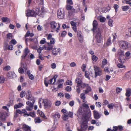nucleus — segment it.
<instances>
[{
  "mask_svg": "<svg viewBox=\"0 0 131 131\" xmlns=\"http://www.w3.org/2000/svg\"><path fill=\"white\" fill-rule=\"evenodd\" d=\"M58 76L57 75H55L52 78L50 79L48 81V82L45 80L44 81V83L45 86L46 87L48 86V84L50 85L56 84V83H55L56 79L58 77Z\"/></svg>",
  "mask_w": 131,
  "mask_h": 131,
  "instance_id": "obj_1",
  "label": "nucleus"
},
{
  "mask_svg": "<svg viewBox=\"0 0 131 131\" xmlns=\"http://www.w3.org/2000/svg\"><path fill=\"white\" fill-rule=\"evenodd\" d=\"M119 46L124 49L129 48L131 47L130 44L127 41H121L119 42Z\"/></svg>",
  "mask_w": 131,
  "mask_h": 131,
  "instance_id": "obj_2",
  "label": "nucleus"
},
{
  "mask_svg": "<svg viewBox=\"0 0 131 131\" xmlns=\"http://www.w3.org/2000/svg\"><path fill=\"white\" fill-rule=\"evenodd\" d=\"M55 42V39L54 38H51L50 42L47 43L48 46L45 48V49L47 50H52L53 47L54 46V44Z\"/></svg>",
  "mask_w": 131,
  "mask_h": 131,
  "instance_id": "obj_3",
  "label": "nucleus"
},
{
  "mask_svg": "<svg viewBox=\"0 0 131 131\" xmlns=\"http://www.w3.org/2000/svg\"><path fill=\"white\" fill-rule=\"evenodd\" d=\"M94 69L95 71V78L97 76H100L102 74V71L101 69L96 66H94Z\"/></svg>",
  "mask_w": 131,
  "mask_h": 131,
  "instance_id": "obj_4",
  "label": "nucleus"
},
{
  "mask_svg": "<svg viewBox=\"0 0 131 131\" xmlns=\"http://www.w3.org/2000/svg\"><path fill=\"white\" fill-rule=\"evenodd\" d=\"M50 24L51 28L53 29H55L56 27H57L56 28V31L58 32V31L59 29V28L60 27V25L59 24H58L55 21H51L50 23Z\"/></svg>",
  "mask_w": 131,
  "mask_h": 131,
  "instance_id": "obj_5",
  "label": "nucleus"
},
{
  "mask_svg": "<svg viewBox=\"0 0 131 131\" xmlns=\"http://www.w3.org/2000/svg\"><path fill=\"white\" fill-rule=\"evenodd\" d=\"M96 35L95 38L97 42L98 43H100L101 41L102 36L101 35V30L99 29H97V30L96 32Z\"/></svg>",
  "mask_w": 131,
  "mask_h": 131,
  "instance_id": "obj_6",
  "label": "nucleus"
},
{
  "mask_svg": "<svg viewBox=\"0 0 131 131\" xmlns=\"http://www.w3.org/2000/svg\"><path fill=\"white\" fill-rule=\"evenodd\" d=\"M57 15L59 18L62 19L63 18L64 16V10L61 8L59 9L58 11Z\"/></svg>",
  "mask_w": 131,
  "mask_h": 131,
  "instance_id": "obj_7",
  "label": "nucleus"
},
{
  "mask_svg": "<svg viewBox=\"0 0 131 131\" xmlns=\"http://www.w3.org/2000/svg\"><path fill=\"white\" fill-rule=\"evenodd\" d=\"M41 7V9L37 8L36 9V11L38 10V12H37V15L41 17H43V13L45 12L44 8L43 7V6H39Z\"/></svg>",
  "mask_w": 131,
  "mask_h": 131,
  "instance_id": "obj_8",
  "label": "nucleus"
},
{
  "mask_svg": "<svg viewBox=\"0 0 131 131\" xmlns=\"http://www.w3.org/2000/svg\"><path fill=\"white\" fill-rule=\"evenodd\" d=\"M43 102L44 104V106L45 109H49L51 107V103L50 101L46 99H43Z\"/></svg>",
  "mask_w": 131,
  "mask_h": 131,
  "instance_id": "obj_9",
  "label": "nucleus"
},
{
  "mask_svg": "<svg viewBox=\"0 0 131 131\" xmlns=\"http://www.w3.org/2000/svg\"><path fill=\"white\" fill-rule=\"evenodd\" d=\"M37 15V12L36 13L33 10H28L27 12L26 13V15L28 17L29 16H33L36 17Z\"/></svg>",
  "mask_w": 131,
  "mask_h": 131,
  "instance_id": "obj_10",
  "label": "nucleus"
},
{
  "mask_svg": "<svg viewBox=\"0 0 131 131\" xmlns=\"http://www.w3.org/2000/svg\"><path fill=\"white\" fill-rule=\"evenodd\" d=\"M24 53L21 56V61H24L25 58L27 56V55L30 52V51L27 48H26L24 51Z\"/></svg>",
  "mask_w": 131,
  "mask_h": 131,
  "instance_id": "obj_11",
  "label": "nucleus"
},
{
  "mask_svg": "<svg viewBox=\"0 0 131 131\" xmlns=\"http://www.w3.org/2000/svg\"><path fill=\"white\" fill-rule=\"evenodd\" d=\"M80 126L81 128V129H82L83 131L85 130L88 127L86 122H85V121H83L81 124Z\"/></svg>",
  "mask_w": 131,
  "mask_h": 131,
  "instance_id": "obj_12",
  "label": "nucleus"
},
{
  "mask_svg": "<svg viewBox=\"0 0 131 131\" xmlns=\"http://www.w3.org/2000/svg\"><path fill=\"white\" fill-rule=\"evenodd\" d=\"M27 93L26 96H28V97L27 99L29 100H31L32 103H34L35 102V100L34 99L33 97H32L31 92L30 91H28L27 92Z\"/></svg>",
  "mask_w": 131,
  "mask_h": 131,
  "instance_id": "obj_13",
  "label": "nucleus"
},
{
  "mask_svg": "<svg viewBox=\"0 0 131 131\" xmlns=\"http://www.w3.org/2000/svg\"><path fill=\"white\" fill-rule=\"evenodd\" d=\"M93 113L94 117L95 119H97L100 118L101 115L99 112L94 110L93 111Z\"/></svg>",
  "mask_w": 131,
  "mask_h": 131,
  "instance_id": "obj_14",
  "label": "nucleus"
},
{
  "mask_svg": "<svg viewBox=\"0 0 131 131\" xmlns=\"http://www.w3.org/2000/svg\"><path fill=\"white\" fill-rule=\"evenodd\" d=\"M98 25V23L97 21L95 20H94L93 23V28L92 29V30L93 31H95L96 30H97V29H99V28H97Z\"/></svg>",
  "mask_w": 131,
  "mask_h": 131,
  "instance_id": "obj_15",
  "label": "nucleus"
},
{
  "mask_svg": "<svg viewBox=\"0 0 131 131\" xmlns=\"http://www.w3.org/2000/svg\"><path fill=\"white\" fill-rule=\"evenodd\" d=\"M22 129L24 131H30L31 127L28 125L24 124L23 125Z\"/></svg>",
  "mask_w": 131,
  "mask_h": 131,
  "instance_id": "obj_16",
  "label": "nucleus"
},
{
  "mask_svg": "<svg viewBox=\"0 0 131 131\" xmlns=\"http://www.w3.org/2000/svg\"><path fill=\"white\" fill-rule=\"evenodd\" d=\"M0 117L2 121H5L6 119V113L5 112H1Z\"/></svg>",
  "mask_w": 131,
  "mask_h": 131,
  "instance_id": "obj_17",
  "label": "nucleus"
},
{
  "mask_svg": "<svg viewBox=\"0 0 131 131\" xmlns=\"http://www.w3.org/2000/svg\"><path fill=\"white\" fill-rule=\"evenodd\" d=\"M56 50V48H54L52 51V53L53 55H57L58 53L60 52L61 50L60 48H58L57 50Z\"/></svg>",
  "mask_w": 131,
  "mask_h": 131,
  "instance_id": "obj_18",
  "label": "nucleus"
},
{
  "mask_svg": "<svg viewBox=\"0 0 131 131\" xmlns=\"http://www.w3.org/2000/svg\"><path fill=\"white\" fill-rule=\"evenodd\" d=\"M86 90H84L83 91L84 92V93L85 94H87L89 92L91 91L92 89L90 86L88 84V86L86 87Z\"/></svg>",
  "mask_w": 131,
  "mask_h": 131,
  "instance_id": "obj_19",
  "label": "nucleus"
},
{
  "mask_svg": "<svg viewBox=\"0 0 131 131\" xmlns=\"http://www.w3.org/2000/svg\"><path fill=\"white\" fill-rule=\"evenodd\" d=\"M126 96L127 97H129L131 95V89L128 88L126 89V92L125 94Z\"/></svg>",
  "mask_w": 131,
  "mask_h": 131,
  "instance_id": "obj_20",
  "label": "nucleus"
},
{
  "mask_svg": "<svg viewBox=\"0 0 131 131\" xmlns=\"http://www.w3.org/2000/svg\"><path fill=\"white\" fill-rule=\"evenodd\" d=\"M75 82L77 83V85H79L82 82V80L81 78H77L75 80Z\"/></svg>",
  "mask_w": 131,
  "mask_h": 131,
  "instance_id": "obj_21",
  "label": "nucleus"
},
{
  "mask_svg": "<svg viewBox=\"0 0 131 131\" xmlns=\"http://www.w3.org/2000/svg\"><path fill=\"white\" fill-rule=\"evenodd\" d=\"M7 75L9 77L13 78L15 76V73L12 72H9L7 73Z\"/></svg>",
  "mask_w": 131,
  "mask_h": 131,
  "instance_id": "obj_22",
  "label": "nucleus"
},
{
  "mask_svg": "<svg viewBox=\"0 0 131 131\" xmlns=\"http://www.w3.org/2000/svg\"><path fill=\"white\" fill-rule=\"evenodd\" d=\"M2 20L3 22H6V23H8L10 21V20L7 17H2Z\"/></svg>",
  "mask_w": 131,
  "mask_h": 131,
  "instance_id": "obj_23",
  "label": "nucleus"
},
{
  "mask_svg": "<svg viewBox=\"0 0 131 131\" xmlns=\"http://www.w3.org/2000/svg\"><path fill=\"white\" fill-rule=\"evenodd\" d=\"M60 117L59 114V113H56L54 115L53 117L54 120L56 121L60 118Z\"/></svg>",
  "mask_w": 131,
  "mask_h": 131,
  "instance_id": "obj_24",
  "label": "nucleus"
},
{
  "mask_svg": "<svg viewBox=\"0 0 131 131\" xmlns=\"http://www.w3.org/2000/svg\"><path fill=\"white\" fill-rule=\"evenodd\" d=\"M24 105L23 104L19 103L17 105H14V108L15 109L20 108Z\"/></svg>",
  "mask_w": 131,
  "mask_h": 131,
  "instance_id": "obj_25",
  "label": "nucleus"
},
{
  "mask_svg": "<svg viewBox=\"0 0 131 131\" xmlns=\"http://www.w3.org/2000/svg\"><path fill=\"white\" fill-rule=\"evenodd\" d=\"M118 54L119 56V57L120 58L124 57V52L121 50H119L118 51Z\"/></svg>",
  "mask_w": 131,
  "mask_h": 131,
  "instance_id": "obj_26",
  "label": "nucleus"
},
{
  "mask_svg": "<svg viewBox=\"0 0 131 131\" xmlns=\"http://www.w3.org/2000/svg\"><path fill=\"white\" fill-rule=\"evenodd\" d=\"M126 35L131 37V28H129L126 30Z\"/></svg>",
  "mask_w": 131,
  "mask_h": 131,
  "instance_id": "obj_27",
  "label": "nucleus"
},
{
  "mask_svg": "<svg viewBox=\"0 0 131 131\" xmlns=\"http://www.w3.org/2000/svg\"><path fill=\"white\" fill-rule=\"evenodd\" d=\"M88 84H86L82 82L80 85H79V86H80L81 88L82 89H84L87 86H88Z\"/></svg>",
  "mask_w": 131,
  "mask_h": 131,
  "instance_id": "obj_28",
  "label": "nucleus"
},
{
  "mask_svg": "<svg viewBox=\"0 0 131 131\" xmlns=\"http://www.w3.org/2000/svg\"><path fill=\"white\" fill-rule=\"evenodd\" d=\"M35 123H40L41 121L42 120H41L40 118L39 117H37L35 119Z\"/></svg>",
  "mask_w": 131,
  "mask_h": 131,
  "instance_id": "obj_29",
  "label": "nucleus"
},
{
  "mask_svg": "<svg viewBox=\"0 0 131 131\" xmlns=\"http://www.w3.org/2000/svg\"><path fill=\"white\" fill-rule=\"evenodd\" d=\"M77 35L80 42L81 43L82 42H83L82 36L80 34V32L78 33Z\"/></svg>",
  "mask_w": 131,
  "mask_h": 131,
  "instance_id": "obj_30",
  "label": "nucleus"
},
{
  "mask_svg": "<svg viewBox=\"0 0 131 131\" xmlns=\"http://www.w3.org/2000/svg\"><path fill=\"white\" fill-rule=\"evenodd\" d=\"M37 2L38 3L39 6H43V0H36Z\"/></svg>",
  "mask_w": 131,
  "mask_h": 131,
  "instance_id": "obj_31",
  "label": "nucleus"
},
{
  "mask_svg": "<svg viewBox=\"0 0 131 131\" xmlns=\"http://www.w3.org/2000/svg\"><path fill=\"white\" fill-rule=\"evenodd\" d=\"M22 114L24 113V116H29V114H28L26 112V110L25 109H23L22 110Z\"/></svg>",
  "mask_w": 131,
  "mask_h": 131,
  "instance_id": "obj_32",
  "label": "nucleus"
},
{
  "mask_svg": "<svg viewBox=\"0 0 131 131\" xmlns=\"http://www.w3.org/2000/svg\"><path fill=\"white\" fill-rule=\"evenodd\" d=\"M80 86L78 85H77V89L76 91L78 94H79L80 92L81 89H80Z\"/></svg>",
  "mask_w": 131,
  "mask_h": 131,
  "instance_id": "obj_33",
  "label": "nucleus"
},
{
  "mask_svg": "<svg viewBox=\"0 0 131 131\" xmlns=\"http://www.w3.org/2000/svg\"><path fill=\"white\" fill-rule=\"evenodd\" d=\"M24 61H25V60ZM23 62H25V61H21V67H20V68H21L23 69H25V70H26L27 68L26 67L25 68V67L24 64V63Z\"/></svg>",
  "mask_w": 131,
  "mask_h": 131,
  "instance_id": "obj_34",
  "label": "nucleus"
},
{
  "mask_svg": "<svg viewBox=\"0 0 131 131\" xmlns=\"http://www.w3.org/2000/svg\"><path fill=\"white\" fill-rule=\"evenodd\" d=\"M62 118L64 120L66 121L68 118V116L67 114H64L62 115Z\"/></svg>",
  "mask_w": 131,
  "mask_h": 131,
  "instance_id": "obj_35",
  "label": "nucleus"
},
{
  "mask_svg": "<svg viewBox=\"0 0 131 131\" xmlns=\"http://www.w3.org/2000/svg\"><path fill=\"white\" fill-rule=\"evenodd\" d=\"M7 38L8 39H11L13 37V35L12 33H9L7 35Z\"/></svg>",
  "mask_w": 131,
  "mask_h": 131,
  "instance_id": "obj_36",
  "label": "nucleus"
},
{
  "mask_svg": "<svg viewBox=\"0 0 131 131\" xmlns=\"http://www.w3.org/2000/svg\"><path fill=\"white\" fill-rule=\"evenodd\" d=\"M39 113L41 117L45 119L46 118V117L44 113H43L42 111H40Z\"/></svg>",
  "mask_w": 131,
  "mask_h": 131,
  "instance_id": "obj_37",
  "label": "nucleus"
},
{
  "mask_svg": "<svg viewBox=\"0 0 131 131\" xmlns=\"http://www.w3.org/2000/svg\"><path fill=\"white\" fill-rule=\"evenodd\" d=\"M26 93L25 91H23L21 92L20 94V96L21 98H23L24 97Z\"/></svg>",
  "mask_w": 131,
  "mask_h": 131,
  "instance_id": "obj_38",
  "label": "nucleus"
},
{
  "mask_svg": "<svg viewBox=\"0 0 131 131\" xmlns=\"http://www.w3.org/2000/svg\"><path fill=\"white\" fill-rule=\"evenodd\" d=\"M129 8V6H124L122 7V8L123 11L127 10Z\"/></svg>",
  "mask_w": 131,
  "mask_h": 131,
  "instance_id": "obj_39",
  "label": "nucleus"
},
{
  "mask_svg": "<svg viewBox=\"0 0 131 131\" xmlns=\"http://www.w3.org/2000/svg\"><path fill=\"white\" fill-rule=\"evenodd\" d=\"M92 60L95 62H96L98 58L95 55H93L92 57Z\"/></svg>",
  "mask_w": 131,
  "mask_h": 131,
  "instance_id": "obj_40",
  "label": "nucleus"
},
{
  "mask_svg": "<svg viewBox=\"0 0 131 131\" xmlns=\"http://www.w3.org/2000/svg\"><path fill=\"white\" fill-rule=\"evenodd\" d=\"M34 103H33L32 102H31L29 101H27L26 102V104L28 105V106L32 107Z\"/></svg>",
  "mask_w": 131,
  "mask_h": 131,
  "instance_id": "obj_41",
  "label": "nucleus"
},
{
  "mask_svg": "<svg viewBox=\"0 0 131 131\" xmlns=\"http://www.w3.org/2000/svg\"><path fill=\"white\" fill-rule=\"evenodd\" d=\"M4 80L5 79L3 76V75L1 76L0 78V83H3L4 82Z\"/></svg>",
  "mask_w": 131,
  "mask_h": 131,
  "instance_id": "obj_42",
  "label": "nucleus"
},
{
  "mask_svg": "<svg viewBox=\"0 0 131 131\" xmlns=\"http://www.w3.org/2000/svg\"><path fill=\"white\" fill-rule=\"evenodd\" d=\"M117 66L119 68H125V66L124 65H123L122 64V63H118L117 64Z\"/></svg>",
  "mask_w": 131,
  "mask_h": 131,
  "instance_id": "obj_43",
  "label": "nucleus"
},
{
  "mask_svg": "<svg viewBox=\"0 0 131 131\" xmlns=\"http://www.w3.org/2000/svg\"><path fill=\"white\" fill-rule=\"evenodd\" d=\"M65 90L67 92H70L71 90V87L70 86H67L65 88Z\"/></svg>",
  "mask_w": 131,
  "mask_h": 131,
  "instance_id": "obj_44",
  "label": "nucleus"
},
{
  "mask_svg": "<svg viewBox=\"0 0 131 131\" xmlns=\"http://www.w3.org/2000/svg\"><path fill=\"white\" fill-rule=\"evenodd\" d=\"M66 114L68 115V116L72 118L73 117V114L72 112H67Z\"/></svg>",
  "mask_w": 131,
  "mask_h": 131,
  "instance_id": "obj_45",
  "label": "nucleus"
},
{
  "mask_svg": "<svg viewBox=\"0 0 131 131\" xmlns=\"http://www.w3.org/2000/svg\"><path fill=\"white\" fill-rule=\"evenodd\" d=\"M63 80L62 79H59L58 81L56 83V84H63Z\"/></svg>",
  "mask_w": 131,
  "mask_h": 131,
  "instance_id": "obj_46",
  "label": "nucleus"
},
{
  "mask_svg": "<svg viewBox=\"0 0 131 131\" xmlns=\"http://www.w3.org/2000/svg\"><path fill=\"white\" fill-rule=\"evenodd\" d=\"M10 69V67L9 66H5L3 68L4 70L8 71Z\"/></svg>",
  "mask_w": 131,
  "mask_h": 131,
  "instance_id": "obj_47",
  "label": "nucleus"
},
{
  "mask_svg": "<svg viewBox=\"0 0 131 131\" xmlns=\"http://www.w3.org/2000/svg\"><path fill=\"white\" fill-rule=\"evenodd\" d=\"M100 21L101 22H104L106 18L104 17H101L99 19Z\"/></svg>",
  "mask_w": 131,
  "mask_h": 131,
  "instance_id": "obj_48",
  "label": "nucleus"
},
{
  "mask_svg": "<svg viewBox=\"0 0 131 131\" xmlns=\"http://www.w3.org/2000/svg\"><path fill=\"white\" fill-rule=\"evenodd\" d=\"M114 7L115 9V12L117 13L118 11V6L117 4H114Z\"/></svg>",
  "mask_w": 131,
  "mask_h": 131,
  "instance_id": "obj_49",
  "label": "nucleus"
},
{
  "mask_svg": "<svg viewBox=\"0 0 131 131\" xmlns=\"http://www.w3.org/2000/svg\"><path fill=\"white\" fill-rule=\"evenodd\" d=\"M18 71L19 73H23L24 72V69L21 68H19L18 69Z\"/></svg>",
  "mask_w": 131,
  "mask_h": 131,
  "instance_id": "obj_50",
  "label": "nucleus"
},
{
  "mask_svg": "<svg viewBox=\"0 0 131 131\" xmlns=\"http://www.w3.org/2000/svg\"><path fill=\"white\" fill-rule=\"evenodd\" d=\"M8 44L7 43L5 42L4 43V48L5 50H6L7 49V46H8Z\"/></svg>",
  "mask_w": 131,
  "mask_h": 131,
  "instance_id": "obj_51",
  "label": "nucleus"
},
{
  "mask_svg": "<svg viewBox=\"0 0 131 131\" xmlns=\"http://www.w3.org/2000/svg\"><path fill=\"white\" fill-rule=\"evenodd\" d=\"M72 8V7L70 5H67L66 6V9L68 10H71Z\"/></svg>",
  "mask_w": 131,
  "mask_h": 131,
  "instance_id": "obj_52",
  "label": "nucleus"
},
{
  "mask_svg": "<svg viewBox=\"0 0 131 131\" xmlns=\"http://www.w3.org/2000/svg\"><path fill=\"white\" fill-rule=\"evenodd\" d=\"M33 107L30 106H27L26 107V110L28 111H30L32 109Z\"/></svg>",
  "mask_w": 131,
  "mask_h": 131,
  "instance_id": "obj_53",
  "label": "nucleus"
},
{
  "mask_svg": "<svg viewBox=\"0 0 131 131\" xmlns=\"http://www.w3.org/2000/svg\"><path fill=\"white\" fill-rule=\"evenodd\" d=\"M61 102L58 101H57L55 103V104L56 106H59L61 104Z\"/></svg>",
  "mask_w": 131,
  "mask_h": 131,
  "instance_id": "obj_54",
  "label": "nucleus"
},
{
  "mask_svg": "<svg viewBox=\"0 0 131 131\" xmlns=\"http://www.w3.org/2000/svg\"><path fill=\"white\" fill-rule=\"evenodd\" d=\"M113 20L111 19H110L108 21V24L110 26H113L112 24Z\"/></svg>",
  "mask_w": 131,
  "mask_h": 131,
  "instance_id": "obj_55",
  "label": "nucleus"
},
{
  "mask_svg": "<svg viewBox=\"0 0 131 131\" xmlns=\"http://www.w3.org/2000/svg\"><path fill=\"white\" fill-rule=\"evenodd\" d=\"M65 96L66 98L69 99L70 98V94L68 93H66L65 94Z\"/></svg>",
  "mask_w": 131,
  "mask_h": 131,
  "instance_id": "obj_56",
  "label": "nucleus"
},
{
  "mask_svg": "<svg viewBox=\"0 0 131 131\" xmlns=\"http://www.w3.org/2000/svg\"><path fill=\"white\" fill-rule=\"evenodd\" d=\"M96 106L98 107H100L101 106V104L100 102H96L95 103Z\"/></svg>",
  "mask_w": 131,
  "mask_h": 131,
  "instance_id": "obj_57",
  "label": "nucleus"
},
{
  "mask_svg": "<svg viewBox=\"0 0 131 131\" xmlns=\"http://www.w3.org/2000/svg\"><path fill=\"white\" fill-rule=\"evenodd\" d=\"M80 97L83 100H84L85 99V94L83 93L81 94L80 95Z\"/></svg>",
  "mask_w": 131,
  "mask_h": 131,
  "instance_id": "obj_58",
  "label": "nucleus"
},
{
  "mask_svg": "<svg viewBox=\"0 0 131 131\" xmlns=\"http://www.w3.org/2000/svg\"><path fill=\"white\" fill-rule=\"evenodd\" d=\"M114 105L113 103H111L110 104L108 105V107L110 109H113V106Z\"/></svg>",
  "mask_w": 131,
  "mask_h": 131,
  "instance_id": "obj_59",
  "label": "nucleus"
},
{
  "mask_svg": "<svg viewBox=\"0 0 131 131\" xmlns=\"http://www.w3.org/2000/svg\"><path fill=\"white\" fill-rule=\"evenodd\" d=\"M82 106L84 107L85 108L87 109H88L89 108L88 105L85 103H83L82 104Z\"/></svg>",
  "mask_w": 131,
  "mask_h": 131,
  "instance_id": "obj_60",
  "label": "nucleus"
},
{
  "mask_svg": "<svg viewBox=\"0 0 131 131\" xmlns=\"http://www.w3.org/2000/svg\"><path fill=\"white\" fill-rule=\"evenodd\" d=\"M117 127L118 129L120 131H122L123 130V127L122 126L119 125Z\"/></svg>",
  "mask_w": 131,
  "mask_h": 131,
  "instance_id": "obj_61",
  "label": "nucleus"
},
{
  "mask_svg": "<svg viewBox=\"0 0 131 131\" xmlns=\"http://www.w3.org/2000/svg\"><path fill=\"white\" fill-rule=\"evenodd\" d=\"M122 89L119 88H117L116 89V92L117 93H119L121 91Z\"/></svg>",
  "mask_w": 131,
  "mask_h": 131,
  "instance_id": "obj_62",
  "label": "nucleus"
},
{
  "mask_svg": "<svg viewBox=\"0 0 131 131\" xmlns=\"http://www.w3.org/2000/svg\"><path fill=\"white\" fill-rule=\"evenodd\" d=\"M37 29L38 31H41L42 30V27L41 26L38 25L37 26Z\"/></svg>",
  "mask_w": 131,
  "mask_h": 131,
  "instance_id": "obj_63",
  "label": "nucleus"
},
{
  "mask_svg": "<svg viewBox=\"0 0 131 131\" xmlns=\"http://www.w3.org/2000/svg\"><path fill=\"white\" fill-rule=\"evenodd\" d=\"M66 84L67 85H72V82L70 80H67L66 82Z\"/></svg>",
  "mask_w": 131,
  "mask_h": 131,
  "instance_id": "obj_64",
  "label": "nucleus"
}]
</instances>
